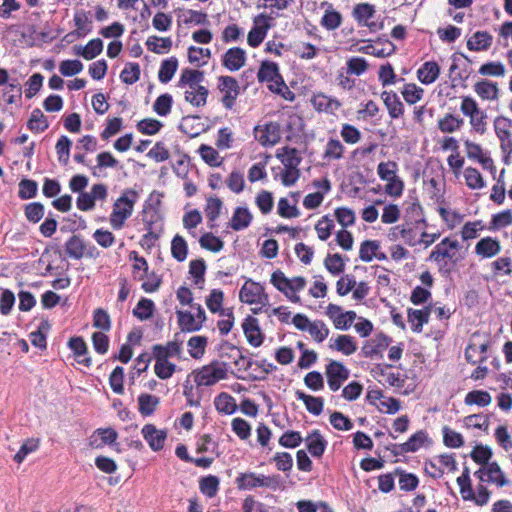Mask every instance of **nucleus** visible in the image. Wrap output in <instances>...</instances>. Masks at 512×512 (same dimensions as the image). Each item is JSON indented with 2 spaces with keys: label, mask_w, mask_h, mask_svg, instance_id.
<instances>
[{
  "label": "nucleus",
  "mask_w": 512,
  "mask_h": 512,
  "mask_svg": "<svg viewBox=\"0 0 512 512\" xmlns=\"http://www.w3.org/2000/svg\"><path fill=\"white\" fill-rule=\"evenodd\" d=\"M146 46L148 50L157 54L168 53L172 47V40L169 37L163 38L153 35L146 40Z\"/></svg>",
  "instance_id": "c85d7f7f"
},
{
  "label": "nucleus",
  "mask_w": 512,
  "mask_h": 512,
  "mask_svg": "<svg viewBox=\"0 0 512 512\" xmlns=\"http://www.w3.org/2000/svg\"><path fill=\"white\" fill-rule=\"evenodd\" d=\"M204 72L194 69H183L177 86L185 89L184 98L192 106L201 107L206 104L208 89L202 85Z\"/></svg>",
  "instance_id": "f257e3e1"
},
{
  "label": "nucleus",
  "mask_w": 512,
  "mask_h": 512,
  "mask_svg": "<svg viewBox=\"0 0 512 512\" xmlns=\"http://www.w3.org/2000/svg\"><path fill=\"white\" fill-rule=\"evenodd\" d=\"M211 57V51L207 48L191 46L188 48V60L192 64L202 66Z\"/></svg>",
  "instance_id": "a19ab883"
},
{
  "label": "nucleus",
  "mask_w": 512,
  "mask_h": 512,
  "mask_svg": "<svg viewBox=\"0 0 512 512\" xmlns=\"http://www.w3.org/2000/svg\"><path fill=\"white\" fill-rule=\"evenodd\" d=\"M224 299V294L221 290L214 289L211 291L210 295L206 299V305L208 309L212 313L220 312L222 316L231 317L232 312L231 311H224L222 310V302Z\"/></svg>",
  "instance_id": "c756f323"
},
{
  "label": "nucleus",
  "mask_w": 512,
  "mask_h": 512,
  "mask_svg": "<svg viewBox=\"0 0 512 512\" xmlns=\"http://www.w3.org/2000/svg\"><path fill=\"white\" fill-rule=\"evenodd\" d=\"M308 332L316 342L321 343L328 337L329 328L323 321L316 320L311 323Z\"/></svg>",
  "instance_id": "603ef678"
},
{
  "label": "nucleus",
  "mask_w": 512,
  "mask_h": 512,
  "mask_svg": "<svg viewBox=\"0 0 512 512\" xmlns=\"http://www.w3.org/2000/svg\"><path fill=\"white\" fill-rule=\"evenodd\" d=\"M83 64L79 60H64L59 65V71L63 76H73L80 73Z\"/></svg>",
  "instance_id": "774afa93"
},
{
  "label": "nucleus",
  "mask_w": 512,
  "mask_h": 512,
  "mask_svg": "<svg viewBox=\"0 0 512 512\" xmlns=\"http://www.w3.org/2000/svg\"><path fill=\"white\" fill-rule=\"evenodd\" d=\"M391 342V339L380 333L375 338L367 341L362 347L363 354L366 357H374L382 353Z\"/></svg>",
  "instance_id": "4468645a"
},
{
  "label": "nucleus",
  "mask_w": 512,
  "mask_h": 512,
  "mask_svg": "<svg viewBox=\"0 0 512 512\" xmlns=\"http://www.w3.org/2000/svg\"><path fill=\"white\" fill-rule=\"evenodd\" d=\"M207 344V340L203 336H193L188 341V346L190 348V355L193 358H199L204 354L205 347Z\"/></svg>",
  "instance_id": "338daca9"
},
{
  "label": "nucleus",
  "mask_w": 512,
  "mask_h": 512,
  "mask_svg": "<svg viewBox=\"0 0 512 512\" xmlns=\"http://www.w3.org/2000/svg\"><path fill=\"white\" fill-rule=\"evenodd\" d=\"M276 157L281 160L285 168L291 169H298L302 160L297 149L288 146L278 149Z\"/></svg>",
  "instance_id": "aec40b11"
},
{
  "label": "nucleus",
  "mask_w": 512,
  "mask_h": 512,
  "mask_svg": "<svg viewBox=\"0 0 512 512\" xmlns=\"http://www.w3.org/2000/svg\"><path fill=\"white\" fill-rule=\"evenodd\" d=\"M158 404L159 398L151 394L143 393L138 398L139 412L144 416L151 415Z\"/></svg>",
  "instance_id": "4c0bfd02"
},
{
  "label": "nucleus",
  "mask_w": 512,
  "mask_h": 512,
  "mask_svg": "<svg viewBox=\"0 0 512 512\" xmlns=\"http://www.w3.org/2000/svg\"><path fill=\"white\" fill-rule=\"evenodd\" d=\"M375 12L376 11L373 5L368 3H361L354 7L353 15L359 23H363L364 25L368 26L370 30H374L376 24L369 23L368 20L374 16Z\"/></svg>",
  "instance_id": "393cba45"
},
{
  "label": "nucleus",
  "mask_w": 512,
  "mask_h": 512,
  "mask_svg": "<svg viewBox=\"0 0 512 512\" xmlns=\"http://www.w3.org/2000/svg\"><path fill=\"white\" fill-rule=\"evenodd\" d=\"M140 67L137 63H128L120 74L121 80L126 84H134L139 80Z\"/></svg>",
  "instance_id": "5fc2aeb1"
},
{
  "label": "nucleus",
  "mask_w": 512,
  "mask_h": 512,
  "mask_svg": "<svg viewBox=\"0 0 512 512\" xmlns=\"http://www.w3.org/2000/svg\"><path fill=\"white\" fill-rule=\"evenodd\" d=\"M313 107L320 112L335 114L341 107L340 101L325 94H317L312 98Z\"/></svg>",
  "instance_id": "a211bd4d"
},
{
  "label": "nucleus",
  "mask_w": 512,
  "mask_h": 512,
  "mask_svg": "<svg viewBox=\"0 0 512 512\" xmlns=\"http://www.w3.org/2000/svg\"><path fill=\"white\" fill-rule=\"evenodd\" d=\"M214 404L218 412L227 415L233 414L237 409L235 399L231 395L224 392L220 393L215 398Z\"/></svg>",
  "instance_id": "2f4dec72"
},
{
  "label": "nucleus",
  "mask_w": 512,
  "mask_h": 512,
  "mask_svg": "<svg viewBox=\"0 0 512 512\" xmlns=\"http://www.w3.org/2000/svg\"><path fill=\"white\" fill-rule=\"evenodd\" d=\"M138 197V193L135 190L126 189L115 201L110 215V224L114 229H120L124 225L125 220L132 215Z\"/></svg>",
  "instance_id": "f03ea898"
},
{
  "label": "nucleus",
  "mask_w": 512,
  "mask_h": 512,
  "mask_svg": "<svg viewBox=\"0 0 512 512\" xmlns=\"http://www.w3.org/2000/svg\"><path fill=\"white\" fill-rule=\"evenodd\" d=\"M475 475L479 477L480 480L486 476L487 480H505L504 475L496 462L487 463L475 472Z\"/></svg>",
  "instance_id": "e433bc0d"
},
{
  "label": "nucleus",
  "mask_w": 512,
  "mask_h": 512,
  "mask_svg": "<svg viewBox=\"0 0 512 512\" xmlns=\"http://www.w3.org/2000/svg\"><path fill=\"white\" fill-rule=\"evenodd\" d=\"M199 243L202 248L212 252H219L224 246L223 241L212 233H205L201 236Z\"/></svg>",
  "instance_id": "13d9d810"
},
{
  "label": "nucleus",
  "mask_w": 512,
  "mask_h": 512,
  "mask_svg": "<svg viewBox=\"0 0 512 512\" xmlns=\"http://www.w3.org/2000/svg\"><path fill=\"white\" fill-rule=\"evenodd\" d=\"M271 283L285 296H289L290 291V279L287 278L284 273L280 270H277L271 275Z\"/></svg>",
  "instance_id": "69168bd1"
},
{
  "label": "nucleus",
  "mask_w": 512,
  "mask_h": 512,
  "mask_svg": "<svg viewBox=\"0 0 512 512\" xmlns=\"http://www.w3.org/2000/svg\"><path fill=\"white\" fill-rule=\"evenodd\" d=\"M466 184L471 189H481L485 183L480 172L472 167H468L464 172Z\"/></svg>",
  "instance_id": "6e6d98bb"
},
{
  "label": "nucleus",
  "mask_w": 512,
  "mask_h": 512,
  "mask_svg": "<svg viewBox=\"0 0 512 512\" xmlns=\"http://www.w3.org/2000/svg\"><path fill=\"white\" fill-rule=\"evenodd\" d=\"M474 90L483 100L492 101L498 99L499 89L496 83H492L488 80H480L475 83Z\"/></svg>",
  "instance_id": "a878e982"
},
{
  "label": "nucleus",
  "mask_w": 512,
  "mask_h": 512,
  "mask_svg": "<svg viewBox=\"0 0 512 512\" xmlns=\"http://www.w3.org/2000/svg\"><path fill=\"white\" fill-rule=\"evenodd\" d=\"M324 265L332 275H339L344 271L345 268L342 257L338 253L328 254L324 260Z\"/></svg>",
  "instance_id": "09e8293b"
},
{
  "label": "nucleus",
  "mask_w": 512,
  "mask_h": 512,
  "mask_svg": "<svg viewBox=\"0 0 512 512\" xmlns=\"http://www.w3.org/2000/svg\"><path fill=\"white\" fill-rule=\"evenodd\" d=\"M218 89L222 94L221 102L226 109H232L240 94L238 81L232 76H220Z\"/></svg>",
  "instance_id": "39448f33"
},
{
  "label": "nucleus",
  "mask_w": 512,
  "mask_h": 512,
  "mask_svg": "<svg viewBox=\"0 0 512 512\" xmlns=\"http://www.w3.org/2000/svg\"><path fill=\"white\" fill-rule=\"evenodd\" d=\"M511 125L512 122L505 117H497L494 120L495 133L501 142V148L503 151H507L512 148V141L510 139L511 132L509 130Z\"/></svg>",
  "instance_id": "f8f14e48"
},
{
  "label": "nucleus",
  "mask_w": 512,
  "mask_h": 512,
  "mask_svg": "<svg viewBox=\"0 0 512 512\" xmlns=\"http://www.w3.org/2000/svg\"><path fill=\"white\" fill-rule=\"evenodd\" d=\"M74 54L83 57L85 60L96 58L103 51V41L99 38L90 40L85 46L75 45Z\"/></svg>",
  "instance_id": "dca6fc26"
},
{
  "label": "nucleus",
  "mask_w": 512,
  "mask_h": 512,
  "mask_svg": "<svg viewBox=\"0 0 512 512\" xmlns=\"http://www.w3.org/2000/svg\"><path fill=\"white\" fill-rule=\"evenodd\" d=\"M331 348L342 352L345 355H351L357 350V344L350 335H339Z\"/></svg>",
  "instance_id": "72a5a7b5"
},
{
  "label": "nucleus",
  "mask_w": 512,
  "mask_h": 512,
  "mask_svg": "<svg viewBox=\"0 0 512 512\" xmlns=\"http://www.w3.org/2000/svg\"><path fill=\"white\" fill-rule=\"evenodd\" d=\"M71 144V141L66 136H61L56 143L55 148L58 155V160L63 164L68 163Z\"/></svg>",
  "instance_id": "0e129e2a"
},
{
  "label": "nucleus",
  "mask_w": 512,
  "mask_h": 512,
  "mask_svg": "<svg viewBox=\"0 0 512 512\" xmlns=\"http://www.w3.org/2000/svg\"><path fill=\"white\" fill-rule=\"evenodd\" d=\"M347 74L360 76L368 69L367 61L362 57H352L347 63Z\"/></svg>",
  "instance_id": "052dcab7"
},
{
  "label": "nucleus",
  "mask_w": 512,
  "mask_h": 512,
  "mask_svg": "<svg viewBox=\"0 0 512 512\" xmlns=\"http://www.w3.org/2000/svg\"><path fill=\"white\" fill-rule=\"evenodd\" d=\"M342 17L341 14L332 9V5H329V9L325 11L324 16L322 17L321 24L327 30H334L341 25Z\"/></svg>",
  "instance_id": "49530a36"
},
{
  "label": "nucleus",
  "mask_w": 512,
  "mask_h": 512,
  "mask_svg": "<svg viewBox=\"0 0 512 512\" xmlns=\"http://www.w3.org/2000/svg\"><path fill=\"white\" fill-rule=\"evenodd\" d=\"M247 341L254 347H258L263 342V335L260 331L258 320L249 316L242 325Z\"/></svg>",
  "instance_id": "f3484780"
},
{
  "label": "nucleus",
  "mask_w": 512,
  "mask_h": 512,
  "mask_svg": "<svg viewBox=\"0 0 512 512\" xmlns=\"http://www.w3.org/2000/svg\"><path fill=\"white\" fill-rule=\"evenodd\" d=\"M141 433L153 451H159L164 447L167 438L165 430L158 429L153 424H146L143 426Z\"/></svg>",
  "instance_id": "6e6552de"
},
{
  "label": "nucleus",
  "mask_w": 512,
  "mask_h": 512,
  "mask_svg": "<svg viewBox=\"0 0 512 512\" xmlns=\"http://www.w3.org/2000/svg\"><path fill=\"white\" fill-rule=\"evenodd\" d=\"M492 401L491 395L487 391L473 390L466 394V405H477L480 407L488 406Z\"/></svg>",
  "instance_id": "c9c22d12"
},
{
  "label": "nucleus",
  "mask_w": 512,
  "mask_h": 512,
  "mask_svg": "<svg viewBox=\"0 0 512 512\" xmlns=\"http://www.w3.org/2000/svg\"><path fill=\"white\" fill-rule=\"evenodd\" d=\"M427 439V435L424 431H418L413 434L408 441L401 445V450L403 452H415L420 447L423 446L424 442Z\"/></svg>",
  "instance_id": "a18cd8bd"
},
{
  "label": "nucleus",
  "mask_w": 512,
  "mask_h": 512,
  "mask_svg": "<svg viewBox=\"0 0 512 512\" xmlns=\"http://www.w3.org/2000/svg\"><path fill=\"white\" fill-rule=\"evenodd\" d=\"M296 397L298 400L303 401L306 409L313 415H320L323 411L324 400L321 397H314L304 392L297 390Z\"/></svg>",
  "instance_id": "bb28decb"
},
{
  "label": "nucleus",
  "mask_w": 512,
  "mask_h": 512,
  "mask_svg": "<svg viewBox=\"0 0 512 512\" xmlns=\"http://www.w3.org/2000/svg\"><path fill=\"white\" fill-rule=\"evenodd\" d=\"M310 454L314 457H321L325 451L327 442L318 430L312 431L305 439Z\"/></svg>",
  "instance_id": "4be33fe9"
},
{
  "label": "nucleus",
  "mask_w": 512,
  "mask_h": 512,
  "mask_svg": "<svg viewBox=\"0 0 512 512\" xmlns=\"http://www.w3.org/2000/svg\"><path fill=\"white\" fill-rule=\"evenodd\" d=\"M458 247L459 243L457 240L445 238L435 246L434 250L430 254V259L436 262L445 258L452 259L455 256Z\"/></svg>",
  "instance_id": "9d476101"
},
{
  "label": "nucleus",
  "mask_w": 512,
  "mask_h": 512,
  "mask_svg": "<svg viewBox=\"0 0 512 512\" xmlns=\"http://www.w3.org/2000/svg\"><path fill=\"white\" fill-rule=\"evenodd\" d=\"M178 323L182 331L194 332L200 330L195 316L188 311H178Z\"/></svg>",
  "instance_id": "79ce46f5"
},
{
  "label": "nucleus",
  "mask_w": 512,
  "mask_h": 512,
  "mask_svg": "<svg viewBox=\"0 0 512 512\" xmlns=\"http://www.w3.org/2000/svg\"><path fill=\"white\" fill-rule=\"evenodd\" d=\"M402 96L408 104H415L421 100L424 90L414 83L406 84L402 90Z\"/></svg>",
  "instance_id": "864d4df0"
},
{
  "label": "nucleus",
  "mask_w": 512,
  "mask_h": 512,
  "mask_svg": "<svg viewBox=\"0 0 512 512\" xmlns=\"http://www.w3.org/2000/svg\"><path fill=\"white\" fill-rule=\"evenodd\" d=\"M153 310V301L147 298H142L134 308L133 314L140 320H147L152 316Z\"/></svg>",
  "instance_id": "de8ad7c7"
},
{
  "label": "nucleus",
  "mask_w": 512,
  "mask_h": 512,
  "mask_svg": "<svg viewBox=\"0 0 512 512\" xmlns=\"http://www.w3.org/2000/svg\"><path fill=\"white\" fill-rule=\"evenodd\" d=\"M379 249V243L373 240H366L360 246L359 257L364 262H370L373 260Z\"/></svg>",
  "instance_id": "bf43d9fd"
},
{
  "label": "nucleus",
  "mask_w": 512,
  "mask_h": 512,
  "mask_svg": "<svg viewBox=\"0 0 512 512\" xmlns=\"http://www.w3.org/2000/svg\"><path fill=\"white\" fill-rule=\"evenodd\" d=\"M501 250V246L498 240L492 237L482 238L475 246V252L477 255L483 258H491L496 256Z\"/></svg>",
  "instance_id": "6ab92c4d"
},
{
  "label": "nucleus",
  "mask_w": 512,
  "mask_h": 512,
  "mask_svg": "<svg viewBox=\"0 0 512 512\" xmlns=\"http://www.w3.org/2000/svg\"><path fill=\"white\" fill-rule=\"evenodd\" d=\"M198 151L208 165L218 167L222 164V158L213 147L202 144Z\"/></svg>",
  "instance_id": "37998d69"
},
{
  "label": "nucleus",
  "mask_w": 512,
  "mask_h": 512,
  "mask_svg": "<svg viewBox=\"0 0 512 512\" xmlns=\"http://www.w3.org/2000/svg\"><path fill=\"white\" fill-rule=\"evenodd\" d=\"M246 61V53L242 48L234 47L226 51L223 56V66L230 71H238Z\"/></svg>",
  "instance_id": "9b49d317"
},
{
  "label": "nucleus",
  "mask_w": 512,
  "mask_h": 512,
  "mask_svg": "<svg viewBox=\"0 0 512 512\" xmlns=\"http://www.w3.org/2000/svg\"><path fill=\"white\" fill-rule=\"evenodd\" d=\"M178 68V60L176 57H170L162 61L158 78L162 83H168L174 76Z\"/></svg>",
  "instance_id": "473e14b6"
},
{
  "label": "nucleus",
  "mask_w": 512,
  "mask_h": 512,
  "mask_svg": "<svg viewBox=\"0 0 512 512\" xmlns=\"http://www.w3.org/2000/svg\"><path fill=\"white\" fill-rule=\"evenodd\" d=\"M226 377V365L217 361L205 365L194 372V381L198 386H211Z\"/></svg>",
  "instance_id": "7ed1b4c3"
},
{
  "label": "nucleus",
  "mask_w": 512,
  "mask_h": 512,
  "mask_svg": "<svg viewBox=\"0 0 512 512\" xmlns=\"http://www.w3.org/2000/svg\"><path fill=\"white\" fill-rule=\"evenodd\" d=\"M181 351V345L177 341L168 342L167 345H155L153 346V353L155 358L160 360L168 359L169 357L178 355Z\"/></svg>",
  "instance_id": "f704fd0d"
},
{
  "label": "nucleus",
  "mask_w": 512,
  "mask_h": 512,
  "mask_svg": "<svg viewBox=\"0 0 512 512\" xmlns=\"http://www.w3.org/2000/svg\"><path fill=\"white\" fill-rule=\"evenodd\" d=\"M430 316V308L426 307L421 310L409 309L408 310V321L411 324V328L414 332H421L424 324L428 323Z\"/></svg>",
  "instance_id": "b1692460"
},
{
  "label": "nucleus",
  "mask_w": 512,
  "mask_h": 512,
  "mask_svg": "<svg viewBox=\"0 0 512 512\" xmlns=\"http://www.w3.org/2000/svg\"><path fill=\"white\" fill-rule=\"evenodd\" d=\"M27 126L31 131L39 133L48 128V121L40 109H34L31 113Z\"/></svg>",
  "instance_id": "ea45409f"
},
{
  "label": "nucleus",
  "mask_w": 512,
  "mask_h": 512,
  "mask_svg": "<svg viewBox=\"0 0 512 512\" xmlns=\"http://www.w3.org/2000/svg\"><path fill=\"white\" fill-rule=\"evenodd\" d=\"M252 215L247 208L238 207L231 219V228L235 231L242 230L249 226Z\"/></svg>",
  "instance_id": "7c9ffc66"
},
{
  "label": "nucleus",
  "mask_w": 512,
  "mask_h": 512,
  "mask_svg": "<svg viewBox=\"0 0 512 512\" xmlns=\"http://www.w3.org/2000/svg\"><path fill=\"white\" fill-rule=\"evenodd\" d=\"M269 28V24H265L263 26L256 25L255 27H253L247 36L248 44L251 47H258L266 37Z\"/></svg>",
  "instance_id": "8fccbe9b"
},
{
  "label": "nucleus",
  "mask_w": 512,
  "mask_h": 512,
  "mask_svg": "<svg viewBox=\"0 0 512 512\" xmlns=\"http://www.w3.org/2000/svg\"><path fill=\"white\" fill-rule=\"evenodd\" d=\"M172 102L173 99L170 94H162L154 102L153 109L158 115L166 116L171 111Z\"/></svg>",
  "instance_id": "e2e57ef3"
},
{
  "label": "nucleus",
  "mask_w": 512,
  "mask_h": 512,
  "mask_svg": "<svg viewBox=\"0 0 512 512\" xmlns=\"http://www.w3.org/2000/svg\"><path fill=\"white\" fill-rule=\"evenodd\" d=\"M187 252H188V248H187V243H186L185 239L180 235H176L173 238L172 243H171L172 256L176 260L182 262L186 259Z\"/></svg>",
  "instance_id": "c03bdc74"
},
{
  "label": "nucleus",
  "mask_w": 512,
  "mask_h": 512,
  "mask_svg": "<svg viewBox=\"0 0 512 512\" xmlns=\"http://www.w3.org/2000/svg\"><path fill=\"white\" fill-rule=\"evenodd\" d=\"M156 363L154 366L155 374L160 379H168L170 378L173 373L175 372L176 365L169 362L168 359L160 360V358H155Z\"/></svg>",
  "instance_id": "3c124183"
},
{
  "label": "nucleus",
  "mask_w": 512,
  "mask_h": 512,
  "mask_svg": "<svg viewBox=\"0 0 512 512\" xmlns=\"http://www.w3.org/2000/svg\"><path fill=\"white\" fill-rule=\"evenodd\" d=\"M463 123V119L458 118L453 114H447L438 121V128L443 133H453L458 131L462 127Z\"/></svg>",
  "instance_id": "58836bf2"
},
{
  "label": "nucleus",
  "mask_w": 512,
  "mask_h": 512,
  "mask_svg": "<svg viewBox=\"0 0 512 512\" xmlns=\"http://www.w3.org/2000/svg\"><path fill=\"white\" fill-rule=\"evenodd\" d=\"M398 166L396 162L388 161L378 164L377 173L381 180L388 181L397 176Z\"/></svg>",
  "instance_id": "680f3d73"
},
{
  "label": "nucleus",
  "mask_w": 512,
  "mask_h": 512,
  "mask_svg": "<svg viewBox=\"0 0 512 512\" xmlns=\"http://www.w3.org/2000/svg\"><path fill=\"white\" fill-rule=\"evenodd\" d=\"M334 228V221L328 216H323L318 223L315 225V230L318 234V238L322 241L327 240Z\"/></svg>",
  "instance_id": "4d7b16f0"
},
{
  "label": "nucleus",
  "mask_w": 512,
  "mask_h": 512,
  "mask_svg": "<svg viewBox=\"0 0 512 512\" xmlns=\"http://www.w3.org/2000/svg\"><path fill=\"white\" fill-rule=\"evenodd\" d=\"M381 99L392 119L400 118L404 114V105L398 95L393 91H383Z\"/></svg>",
  "instance_id": "ddd939ff"
},
{
  "label": "nucleus",
  "mask_w": 512,
  "mask_h": 512,
  "mask_svg": "<svg viewBox=\"0 0 512 512\" xmlns=\"http://www.w3.org/2000/svg\"><path fill=\"white\" fill-rule=\"evenodd\" d=\"M67 255L76 260H80L85 256L92 257L93 253L88 249L85 241L79 235H72L65 244Z\"/></svg>",
  "instance_id": "1a4fd4ad"
},
{
  "label": "nucleus",
  "mask_w": 512,
  "mask_h": 512,
  "mask_svg": "<svg viewBox=\"0 0 512 512\" xmlns=\"http://www.w3.org/2000/svg\"><path fill=\"white\" fill-rule=\"evenodd\" d=\"M439 74L440 67L434 61L425 62L417 71L419 81L425 85L435 82Z\"/></svg>",
  "instance_id": "412c9836"
},
{
  "label": "nucleus",
  "mask_w": 512,
  "mask_h": 512,
  "mask_svg": "<svg viewBox=\"0 0 512 512\" xmlns=\"http://www.w3.org/2000/svg\"><path fill=\"white\" fill-rule=\"evenodd\" d=\"M239 298L247 304H260L262 306L269 304V296L265 293L264 287L251 279L246 280L241 287Z\"/></svg>",
  "instance_id": "20e7f679"
},
{
  "label": "nucleus",
  "mask_w": 512,
  "mask_h": 512,
  "mask_svg": "<svg viewBox=\"0 0 512 512\" xmlns=\"http://www.w3.org/2000/svg\"><path fill=\"white\" fill-rule=\"evenodd\" d=\"M492 36L484 31H478L467 41L468 49L472 51L486 50L491 46Z\"/></svg>",
  "instance_id": "cd10ccee"
},
{
  "label": "nucleus",
  "mask_w": 512,
  "mask_h": 512,
  "mask_svg": "<svg viewBox=\"0 0 512 512\" xmlns=\"http://www.w3.org/2000/svg\"><path fill=\"white\" fill-rule=\"evenodd\" d=\"M488 343L476 344L471 342L465 350V358L472 364L482 363L487 359Z\"/></svg>",
  "instance_id": "5701e85b"
},
{
  "label": "nucleus",
  "mask_w": 512,
  "mask_h": 512,
  "mask_svg": "<svg viewBox=\"0 0 512 512\" xmlns=\"http://www.w3.org/2000/svg\"><path fill=\"white\" fill-rule=\"evenodd\" d=\"M257 77L260 82H273L274 84H271L269 88L277 93H280L282 91V87L285 86L279 74L278 67L273 62H263L258 71Z\"/></svg>",
  "instance_id": "423d86ee"
},
{
  "label": "nucleus",
  "mask_w": 512,
  "mask_h": 512,
  "mask_svg": "<svg viewBox=\"0 0 512 512\" xmlns=\"http://www.w3.org/2000/svg\"><path fill=\"white\" fill-rule=\"evenodd\" d=\"M118 437V433L113 428H99L89 439V445L92 448H101L107 444H113Z\"/></svg>",
  "instance_id": "2eb2a0df"
},
{
  "label": "nucleus",
  "mask_w": 512,
  "mask_h": 512,
  "mask_svg": "<svg viewBox=\"0 0 512 512\" xmlns=\"http://www.w3.org/2000/svg\"><path fill=\"white\" fill-rule=\"evenodd\" d=\"M326 375L329 388L332 391H337L340 389L342 383L348 379L349 371L342 363L331 361L326 366Z\"/></svg>",
  "instance_id": "0eeeda50"
}]
</instances>
